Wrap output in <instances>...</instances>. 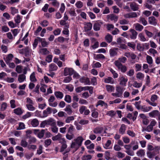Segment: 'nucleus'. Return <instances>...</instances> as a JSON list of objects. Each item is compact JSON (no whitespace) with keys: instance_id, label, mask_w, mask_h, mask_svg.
Masks as SVG:
<instances>
[{"instance_id":"nucleus-57","label":"nucleus","mask_w":160,"mask_h":160,"mask_svg":"<svg viewBox=\"0 0 160 160\" xmlns=\"http://www.w3.org/2000/svg\"><path fill=\"white\" fill-rule=\"evenodd\" d=\"M68 133L66 135V137L67 138L68 140H71L74 137V135L73 134H70Z\"/></svg>"},{"instance_id":"nucleus-9","label":"nucleus","mask_w":160,"mask_h":160,"mask_svg":"<svg viewBox=\"0 0 160 160\" xmlns=\"http://www.w3.org/2000/svg\"><path fill=\"white\" fill-rule=\"evenodd\" d=\"M127 81L128 79L125 78L123 76H122L119 78L120 84L123 86H126V84Z\"/></svg>"},{"instance_id":"nucleus-25","label":"nucleus","mask_w":160,"mask_h":160,"mask_svg":"<svg viewBox=\"0 0 160 160\" xmlns=\"http://www.w3.org/2000/svg\"><path fill=\"white\" fill-rule=\"evenodd\" d=\"M126 128L125 125L124 124H122L119 130V133L122 134H123L125 133Z\"/></svg>"},{"instance_id":"nucleus-11","label":"nucleus","mask_w":160,"mask_h":160,"mask_svg":"<svg viewBox=\"0 0 160 160\" xmlns=\"http://www.w3.org/2000/svg\"><path fill=\"white\" fill-rule=\"evenodd\" d=\"M102 24V23L101 22H95L93 25L94 30L95 31L99 30L101 27V25Z\"/></svg>"},{"instance_id":"nucleus-5","label":"nucleus","mask_w":160,"mask_h":160,"mask_svg":"<svg viewBox=\"0 0 160 160\" xmlns=\"http://www.w3.org/2000/svg\"><path fill=\"white\" fill-rule=\"evenodd\" d=\"M52 108H51L48 107L46 110H44L43 112V116L41 117L42 118H44L47 117L48 115L51 113Z\"/></svg>"},{"instance_id":"nucleus-20","label":"nucleus","mask_w":160,"mask_h":160,"mask_svg":"<svg viewBox=\"0 0 160 160\" xmlns=\"http://www.w3.org/2000/svg\"><path fill=\"white\" fill-rule=\"evenodd\" d=\"M83 140V139L82 137H78L77 139L74 140V141L76 142L80 146L81 145Z\"/></svg>"},{"instance_id":"nucleus-18","label":"nucleus","mask_w":160,"mask_h":160,"mask_svg":"<svg viewBox=\"0 0 160 160\" xmlns=\"http://www.w3.org/2000/svg\"><path fill=\"white\" fill-rule=\"evenodd\" d=\"M39 121L37 119H33L31 122V124L33 127H36L39 125Z\"/></svg>"},{"instance_id":"nucleus-49","label":"nucleus","mask_w":160,"mask_h":160,"mask_svg":"<svg viewBox=\"0 0 160 160\" xmlns=\"http://www.w3.org/2000/svg\"><path fill=\"white\" fill-rule=\"evenodd\" d=\"M10 8L11 10V13L12 15H14L15 14L18 12V10L16 9L15 8L11 7Z\"/></svg>"},{"instance_id":"nucleus-38","label":"nucleus","mask_w":160,"mask_h":160,"mask_svg":"<svg viewBox=\"0 0 160 160\" xmlns=\"http://www.w3.org/2000/svg\"><path fill=\"white\" fill-rule=\"evenodd\" d=\"M64 100L68 103H70L72 101L71 97L69 95H66L65 97Z\"/></svg>"},{"instance_id":"nucleus-2","label":"nucleus","mask_w":160,"mask_h":160,"mask_svg":"<svg viewBox=\"0 0 160 160\" xmlns=\"http://www.w3.org/2000/svg\"><path fill=\"white\" fill-rule=\"evenodd\" d=\"M116 91L117 92L112 93V95L113 96H116L117 97H120L122 96L123 90L122 88L120 86H118L116 87Z\"/></svg>"},{"instance_id":"nucleus-3","label":"nucleus","mask_w":160,"mask_h":160,"mask_svg":"<svg viewBox=\"0 0 160 160\" xmlns=\"http://www.w3.org/2000/svg\"><path fill=\"white\" fill-rule=\"evenodd\" d=\"M74 71L72 68H66L64 70V75L65 76L68 75H72L74 73Z\"/></svg>"},{"instance_id":"nucleus-63","label":"nucleus","mask_w":160,"mask_h":160,"mask_svg":"<svg viewBox=\"0 0 160 160\" xmlns=\"http://www.w3.org/2000/svg\"><path fill=\"white\" fill-rule=\"evenodd\" d=\"M136 77L139 79H141L144 77V75L141 72H139L137 74Z\"/></svg>"},{"instance_id":"nucleus-24","label":"nucleus","mask_w":160,"mask_h":160,"mask_svg":"<svg viewBox=\"0 0 160 160\" xmlns=\"http://www.w3.org/2000/svg\"><path fill=\"white\" fill-rule=\"evenodd\" d=\"M39 52L42 55H46L49 53V52L48 51L46 48H43L40 49Z\"/></svg>"},{"instance_id":"nucleus-36","label":"nucleus","mask_w":160,"mask_h":160,"mask_svg":"<svg viewBox=\"0 0 160 160\" xmlns=\"http://www.w3.org/2000/svg\"><path fill=\"white\" fill-rule=\"evenodd\" d=\"M106 88L107 91L108 92H112L114 89V87L113 86L109 85H107Z\"/></svg>"},{"instance_id":"nucleus-12","label":"nucleus","mask_w":160,"mask_h":160,"mask_svg":"<svg viewBox=\"0 0 160 160\" xmlns=\"http://www.w3.org/2000/svg\"><path fill=\"white\" fill-rule=\"evenodd\" d=\"M103 130V128L102 127H97L95 128L93 130V132L96 134H100Z\"/></svg>"},{"instance_id":"nucleus-4","label":"nucleus","mask_w":160,"mask_h":160,"mask_svg":"<svg viewBox=\"0 0 160 160\" xmlns=\"http://www.w3.org/2000/svg\"><path fill=\"white\" fill-rule=\"evenodd\" d=\"M130 32L131 33L130 35V38L132 39H136L138 34V32L134 29H130Z\"/></svg>"},{"instance_id":"nucleus-7","label":"nucleus","mask_w":160,"mask_h":160,"mask_svg":"<svg viewBox=\"0 0 160 160\" xmlns=\"http://www.w3.org/2000/svg\"><path fill=\"white\" fill-rule=\"evenodd\" d=\"M124 55L127 58H130L132 59H135L136 58V55L132 52H126L125 53Z\"/></svg>"},{"instance_id":"nucleus-17","label":"nucleus","mask_w":160,"mask_h":160,"mask_svg":"<svg viewBox=\"0 0 160 160\" xmlns=\"http://www.w3.org/2000/svg\"><path fill=\"white\" fill-rule=\"evenodd\" d=\"M135 29L139 31H141L143 28V27L138 23H137L134 24Z\"/></svg>"},{"instance_id":"nucleus-59","label":"nucleus","mask_w":160,"mask_h":160,"mask_svg":"<svg viewBox=\"0 0 160 160\" xmlns=\"http://www.w3.org/2000/svg\"><path fill=\"white\" fill-rule=\"evenodd\" d=\"M11 107L12 108H14L16 107V105L15 104V100L13 99L11 100L10 102Z\"/></svg>"},{"instance_id":"nucleus-31","label":"nucleus","mask_w":160,"mask_h":160,"mask_svg":"<svg viewBox=\"0 0 160 160\" xmlns=\"http://www.w3.org/2000/svg\"><path fill=\"white\" fill-rule=\"evenodd\" d=\"M14 112L16 114L19 115L21 114L23 112L21 108H18L14 110Z\"/></svg>"},{"instance_id":"nucleus-35","label":"nucleus","mask_w":160,"mask_h":160,"mask_svg":"<svg viewBox=\"0 0 160 160\" xmlns=\"http://www.w3.org/2000/svg\"><path fill=\"white\" fill-rule=\"evenodd\" d=\"M112 37L110 34H108L105 37V39L108 43L111 42L112 40Z\"/></svg>"},{"instance_id":"nucleus-10","label":"nucleus","mask_w":160,"mask_h":160,"mask_svg":"<svg viewBox=\"0 0 160 160\" xmlns=\"http://www.w3.org/2000/svg\"><path fill=\"white\" fill-rule=\"evenodd\" d=\"M131 9L133 11H137L138 9V5L135 2H131L130 4Z\"/></svg>"},{"instance_id":"nucleus-16","label":"nucleus","mask_w":160,"mask_h":160,"mask_svg":"<svg viewBox=\"0 0 160 160\" xmlns=\"http://www.w3.org/2000/svg\"><path fill=\"white\" fill-rule=\"evenodd\" d=\"M64 110L67 112L68 114L69 115L71 114L72 112L71 106L70 105L67 106Z\"/></svg>"},{"instance_id":"nucleus-23","label":"nucleus","mask_w":160,"mask_h":160,"mask_svg":"<svg viewBox=\"0 0 160 160\" xmlns=\"http://www.w3.org/2000/svg\"><path fill=\"white\" fill-rule=\"evenodd\" d=\"M54 94L57 98H59L60 99L62 98L63 96V93L59 91L55 92Z\"/></svg>"},{"instance_id":"nucleus-43","label":"nucleus","mask_w":160,"mask_h":160,"mask_svg":"<svg viewBox=\"0 0 160 160\" xmlns=\"http://www.w3.org/2000/svg\"><path fill=\"white\" fill-rule=\"evenodd\" d=\"M51 129L52 131L55 133L58 132V128L56 126V124L55 126H51Z\"/></svg>"},{"instance_id":"nucleus-46","label":"nucleus","mask_w":160,"mask_h":160,"mask_svg":"<svg viewBox=\"0 0 160 160\" xmlns=\"http://www.w3.org/2000/svg\"><path fill=\"white\" fill-rule=\"evenodd\" d=\"M146 59L147 62L148 64H151L152 63V58L151 56L147 55V56Z\"/></svg>"},{"instance_id":"nucleus-60","label":"nucleus","mask_w":160,"mask_h":160,"mask_svg":"<svg viewBox=\"0 0 160 160\" xmlns=\"http://www.w3.org/2000/svg\"><path fill=\"white\" fill-rule=\"evenodd\" d=\"M118 61L120 62H122L123 63H125L127 59V58L124 57H121L119 58Z\"/></svg>"},{"instance_id":"nucleus-55","label":"nucleus","mask_w":160,"mask_h":160,"mask_svg":"<svg viewBox=\"0 0 160 160\" xmlns=\"http://www.w3.org/2000/svg\"><path fill=\"white\" fill-rule=\"evenodd\" d=\"M26 106L28 109L30 111H33L35 109V108L31 104H27Z\"/></svg>"},{"instance_id":"nucleus-54","label":"nucleus","mask_w":160,"mask_h":160,"mask_svg":"<svg viewBox=\"0 0 160 160\" xmlns=\"http://www.w3.org/2000/svg\"><path fill=\"white\" fill-rule=\"evenodd\" d=\"M14 78L9 77H8L5 79V81L9 83L13 82L14 81Z\"/></svg>"},{"instance_id":"nucleus-41","label":"nucleus","mask_w":160,"mask_h":160,"mask_svg":"<svg viewBox=\"0 0 160 160\" xmlns=\"http://www.w3.org/2000/svg\"><path fill=\"white\" fill-rule=\"evenodd\" d=\"M62 137V135L59 133L57 135L53 137L52 138V140L53 141L57 140H58Z\"/></svg>"},{"instance_id":"nucleus-42","label":"nucleus","mask_w":160,"mask_h":160,"mask_svg":"<svg viewBox=\"0 0 160 160\" xmlns=\"http://www.w3.org/2000/svg\"><path fill=\"white\" fill-rule=\"evenodd\" d=\"M21 145L23 147H28V143L25 140H22L21 142Z\"/></svg>"},{"instance_id":"nucleus-21","label":"nucleus","mask_w":160,"mask_h":160,"mask_svg":"<svg viewBox=\"0 0 160 160\" xmlns=\"http://www.w3.org/2000/svg\"><path fill=\"white\" fill-rule=\"evenodd\" d=\"M26 79V76L23 74L19 75L18 77V81L21 83L23 82Z\"/></svg>"},{"instance_id":"nucleus-32","label":"nucleus","mask_w":160,"mask_h":160,"mask_svg":"<svg viewBox=\"0 0 160 160\" xmlns=\"http://www.w3.org/2000/svg\"><path fill=\"white\" fill-rule=\"evenodd\" d=\"M111 20L116 21L118 19V17L113 14L110 15L108 18Z\"/></svg>"},{"instance_id":"nucleus-58","label":"nucleus","mask_w":160,"mask_h":160,"mask_svg":"<svg viewBox=\"0 0 160 160\" xmlns=\"http://www.w3.org/2000/svg\"><path fill=\"white\" fill-rule=\"evenodd\" d=\"M32 115L31 113L30 112H28L26 114L23 115L22 117V118L24 119H25L26 118L31 117Z\"/></svg>"},{"instance_id":"nucleus-33","label":"nucleus","mask_w":160,"mask_h":160,"mask_svg":"<svg viewBox=\"0 0 160 160\" xmlns=\"http://www.w3.org/2000/svg\"><path fill=\"white\" fill-rule=\"evenodd\" d=\"M92 156L90 155H84L82 158V160H90Z\"/></svg>"},{"instance_id":"nucleus-27","label":"nucleus","mask_w":160,"mask_h":160,"mask_svg":"<svg viewBox=\"0 0 160 160\" xmlns=\"http://www.w3.org/2000/svg\"><path fill=\"white\" fill-rule=\"evenodd\" d=\"M80 147L79 145L75 141L72 142L71 145V148H75L76 150H77Z\"/></svg>"},{"instance_id":"nucleus-26","label":"nucleus","mask_w":160,"mask_h":160,"mask_svg":"<svg viewBox=\"0 0 160 160\" xmlns=\"http://www.w3.org/2000/svg\"><path fill=\"white\" fill-rule=\"evenodd\" d=\"M62 140L63 141V142L60 149V151L61 152H63L65 149L67 147V145L66 144V142L65 140V139L63 138L62 139Z\"/></svg>"},{"instance_id":"nucleus-50","label":"nucleus","mask_w":160,"mask_h":160,"mask_svg":"<svg viewBox=\"0 0 160 160\" xmlns=\"http://www.w3.org/2000/svg\"><path fill=\"white\" fill-rule=\"evenodd\" d=\"M129 22V21L125 19H123L119 21V23L121 25L127 24Z\"/></svg>"},{"instance_id":"nucleus-22","label":"nucleus","mask_w":160,"mask_h":160,"mask_svg":"<svg viewBox=\"0 0 160 160\" xmlns=\"http://www.w3.org/2000/svg\"><path fill=\"white\" fill-rule=\"evenodd\" d=\"M118 49V48H114L110 50L109 52L111 56L113 57L117 54V52L116 50Z\"/></svg>"},{"instance_id":"nucleus-29","label":"nucleus","mask_w":160,"mask_h":160,"mask_svg":"<svg viewBox=\"0 0 160 160\" xmlns=\"http://www.w3.org/2000/svg\"><path fill=\"white\" fill-rule=\"evenodd\" d=\"M136 153L138 157H142L145 155V152L143 150L140 149Z\"/></svg>"},{"instance_id":"nucleus-61","label":"nucleus","mask_w":160,"mask_h":160,"mask_svg":"<svg viewBox=\"0 0 160 160\" xmlns=\"http://www.w3.org/2000/svg\"><path fill=\"white\" fill-rule=\"evenodd\" d=\"M125 152L127 153V154L131 156H133L134 155V152L133 151H132L131 149L126 150Z\"/></svg>"},{"instance_id":"nucleus-52","label":"nucleus","mask_w":160,"mask_h":160,"mask_svg":"<svg viewBox=\"0 0 160 160\" xmlns=\"http://www.w3.org/2000/svg\"><path fill=\"white\" fill-rule=\"evenodd\" d=\"M30 79L32 82H36L37 80L35 76V74L34 72L32 73L30 75Z\"/></svg>"},{"instance_id":"nucleus-28","label":"nucleus","mask_w":160,"mask_h":160,"mask_svg":"<svg viewBox=\"0 0 160 160\" xmlns=\"http://www.w3.org/2000/svg\"><path fill=\"white\" fill-rule=\"evenodd\" d=\"M13 58V56L12 54L8 55V56L6 58L5 62L7 64H8L11 60Z\"/></svg>"},{"instance_id":"nucleus-56","label":"nucleus","mask_w":160,"mask_h":160,"mask_svg":"<svg viewBox=\"0 0 160 160\" xmlns=\"http://www.w3.org/2000/svg\"><path fill=\"white\" fill-rule=\"evenodd\" d=\"M117 156L119 158H122L125 157V155L123 153L119 152H117Z\"/></svg>"},{"instance_id":"nucleus-44","label":"nucleus","mask_w":160,"mask_h":160,"mask_svg":"<svg viewBox=\"0 0 160 160\" xmlns=\"http://www.w3.org/2000/svg\"><path fill=\"white\" fill-rule=\"evenodd\" d=\"M152 108V107L151 106L145 108H143V107H142L141 108L142 111L144 112H148Z\"/></svg>"},{"instance_id":"nucleus-1","label":"nucleus","mask_w":160,"mask_h":160,"mask_svg":"<svg viewBox=\"0 0 160 160\" xmlns=\"http://www.w3.org/2000/svg\"><path fill=\"white\" fill-rule=\"evenodd\" d=\"M114 64L118 69L120 70L122 72L124 73L127 71V67L125 65H123L118 60L115 61Z\"/></svg>"},{"instance_id":"nucleus-47","label":"nucleus","mask_w":160,"mask_h":160,"mask_svg":"<svg viewBox=\"0 0 160 160\" xmlns=\"http://www.w3.org/2000/svg\"><path fill=\"white\" fill-rule=\"evenodd\" d=\"M110 71L112 72V74L113 75V78H117L118 76V74L112 68L110 69Z\"/></svg>"},{"instance_id":"nucleus-13","label":"nucleus","mask_w":160,"mask_h":160,"mask_svg":"<svg viewBox=\"0 0 160 160\" xmlns=\"http://www.w3.org/2000/svg\"><path fill=\"white\" fill-rule=\"evenodd\" d=\"M149 22L151 24L156 26L157 24L156 20L154 17H151L149 18Z\"/></svg>"},{"instance_id":"nucleus-6","label":"nucleus","mask_w":160,"mask_h":160,"mask_svg":"<svg viewBox=\"0 0 160 160\" xmlns=\"http://www.w3.org/2000/svg\"><path fill=\"white\" fill-rule=\"evenodd\" d=\"M45 120L47 125H50L52 126L56 125V122L54 119L52 118H50L49 119Z\"/></svg>"},{"instance_id":"nucleus-8","label":"nucleus","mask_w":160,"mask_h":160,"mask_svg":"<svg viewBox=\"0 0 160 160\" xmlns=\"http://www.w3.org/2000/svg\"><path fill=\"white\" fill-rule=\"evenodd\" d=\"M84 29L85 32H87L91 29L92 27V24L91 22L86 23L84 24Z\"/></svg>"},{"instance_id":"nucleus-64","label":"nucleus","mask_w":160,"mask_h":160,"mask_svg":"<svg viewBox=\"0 0 160 160\" xmlns=\"http://www.w3.org/2000/svg\"><path fill=\"white\" fill-rule=\"evenodd\" d=\"M122 140L125 143H128L130 142V140L128 138L125 137L122 138Z\"/></svg>"},{"instance_id":"nucleus-19","label":"nucleus","mask_w":160,"mask_h":160,"mask_svg":"<svg viewBox=\"0 0 160 160\" xmlns=\"http://www.w3.org/2000/svg\"><path fill=\"white\" fill-rule=\"evenodd\" d=\"M159 112L157 110H155L149 113V114L150 116L152 117H155L158 115Z\"/></svg>"},{"instance_id":"nucleus-30","label":"nucleus","mask_w":160,"mask_h":160,"mask_svg":"<svg viewBox=\"0 0 160 160\" xmlns=\"http://www.w3.org/2000/svg\"><path fill=\"white\" fill-rule=\"evenodd\" d=\"M49 71H53L57 70L58 67L54 64L52 63L49 66Z\"/></svg>"},{"instance_id":"nucleus-51","label":"nucleus","mask_w":160,"mask_h":160,"mask_svg":"<svg viewBox=\"0 0 160 160\" xmlns=\"http://www.w3.org/2000/svg\"><path fill=\"white\" fill-rule=\"evenodd\" d=\"M72 78L69 76L65 78L63 82L65 83H68L69 82L72 80Z\"/></svg>"},{"instance_id":"nucleus-40","label":"nucleus","mask_w":160,"mask_h":160,"mask_svg":"<svg viewBox=\"0 0 160 160\" xmlns=\"http://www.w3.org/2000/svg\"><path fill=\"white\" fill-rule=\"evenodd\" d=\"M74 117L73 116L68 117L66 118L65 122L67 123H69L71 121L74 120Z\"/></svg>"},{"instance_id":"nucleus-39","label":"nucleus","mask_w":160,"mask_h":160,"mask_svg":"<svg viewBox=\"0 0 160 160\" xmlns=\"http://www.w3.org/2000/svg\"><path fill=\"white\" fill-rule=\"evenodd\" d=\"M115 114V112L113 110L108 111L107 112V115H109L112 117H114Z\"/></svg>"},{"instance_id":"nucleus-62","label":"nucleus","mask_w":160,"mask_h":160,"mask_svg":"<svg viewBox=\"0 0 160 160\" xmlns=\"http://www.w3.org/2000/svg\"><path fill=\"white\" fill-rule=\"evenodd\" d=\"M158 98V96L156 94L152 95L151 98V100L154 102L155 100H157Z\"/></svg>"},{"instance_id":"nucleus-48","label":"nucleus","mask_w":160,"mask_h":160,"mask_svg":"<svg viewBox=\"0 0 160 160\" xmlns=\"http://www.w3.org/2000/svg\"><path fill=\"white\" fill-rule=\"evenodd\" d=\"M127 45L128 47L132 48L133 49L135 48L136 45L134 42H128Z\"/></svg>"},{"instance_id":"nucleus-34","label":"nucleus","mask_w":160,"mask_h":160,"mask_svg":"<svg viewBox=\"0 0 160 160\" xmlns=\"http://www.w3.org/2000/svg\"><path fill=\"white\" fill-rule=\"evenodd\" d=\"M139 20V22L142 23L143 25L145 26L147 24V22L145 18L141 17Z\"/></svg>"},{"instance_id":"nucleus-15","label":"nucleus","mask_w":160,"mask_h":160,"mask_svg":"<svg viewBox=\"0 0 160 160\" xmlns=\"http://www.w3.org/2000/svg\"><path fill=\"white\" fill-rule=\"evenodd\" d=\"M104 82L106 83L112 84L114 83V80L111 77H108L105 79Z\"/></svg>"},{"instance_id":"nucleus-53","label":"nucleus","mask_w":160,"mask_h":160,"mask_svg":"<svg viewBox=\"0 0 160 160\" xmlns=\"http://www.w3.org/2000/svg\"><path fill=\"white\" fill-rule=\"evenodd\" d=\"M7 104L6 102H3L1 105V110L3 111L6 109L7 107Z\"/></svg>"},{"instance_id":"nucleus-14","label":"nucleus","mask_w":160,"mask_h":160,"mask_svg":"<svg viewBox=\"0 0 160 160\" xmlns=\"http://www.w3.org/2000/svg\"><path fill=\"white\" fill-rule=\"evenodd\" d=\"M80 81L82 83H84L86 85L89 84L90 83L89 79L87 78H82L80 79Z\"/></svg>"},{"instance_id":"nucleus-37","label":"nucleus","mask_w":160,"mask_h":160,"mask_svg":"<svg viewBox=\"0 0 160 160\" xmlns=\"http://www.w3.org/2000/svg\"><path fill=\"white\" fill-rule=\"evenodd\" d=\"M45 132V130L42 129L41 131L39 132L38 134V136L40 138H41L43 137L44 133Z\"/></svg>"},{"instance_id":"nucleus-45","label":"nucleus","mask_w":160,"mask_h":160,"mask_svg":"<svg viewBox=\"0 0 160 160\" xmlns=\"http://www.w3.org/2000/svg\"><path fill=\"white\" fill-rule=\"evenodd\" d=\"M75 5L78 8H81L83 6V3L81 1H78L76 3Z\"/></svg>"}]
</instances>
